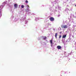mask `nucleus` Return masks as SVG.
<instances>
[{"label":"nucleus","instance_id":"obj_7","mask_svg":"<svg viewBox=\"0 0 76 76\" xmlns=\"http://www.w3.org/2000/svg\"><path fill=\"white\" fill-rule=\"evenodd\" d=\"M57 33H56L55 34V38L57 39Z\"/></svg>","mask_w":76,"mask_h":76},{"label":"nucleus","instance_id":"obj_13","mask_svg":"<svg viewBox=\"0 0 76 76\" xmlns=\"http://www.w3.org/2000/svg\"><path fill=\"white\" fill-rule=\"evenodd\" d=\"M1 7H2L3 8V5H1Z\"/></svg>","mask_w":76,"mask_h":76},{"label":"nucleus","instance_id":"obj_1","mask_svg":"<svg viewBox=\"0 0 76 76\" xmlns=\"http://www.w3.org/2000/svg\"><path fill=\"white\" fill-rule=\"evenodd\" d=\"M62 28H64V29H66V28H67V25L63 26H62Z\"/></svg>","mask_w":76,"mask_h":76},{"label":"nucleus","instance_id":"obj_3","mask_svg":"<svg viewBox=\"0 0 76 76\" xmlns=\"http://www.w3.org/2000/svg\"><path fill=\"white\" fill-rule=\"evenodd\" d=\"M57 48H58V50H59L61 48V47L60 46H57Z\"/></svg>","mask_w":76,"mask_h":76},{"label":"nucleus","instance_id":"obj_8","mask_svg":"<svg viewBox=\"0 0 76 76\" xmlns=\"http://www.w3.org/2000/svg\"><path fill=\"white\" fill-rule=\"evenodd\" d=\"M50 43L51 44H53V40H51L50 41Z\"/></svg>","mask_w":76,"mask_h":76},{"label":"nucleus","instance_id":"obj_9","mask_svg":"<svg viewBox=\"0 0 76 76\" xmlns=\"http://www.w3.org/2000/svg\"><path fill=\"white\" fill-rule=\"evenodd\" d=\"M43 39H47V37H43Z\"/></svg>","mask_w":76,"mask_h":76},{"label":"nucleus","instance_id":"obj_14","mask_svg":"<svg viewBox=\"0 0 76 76\" xmlns=\"http://www.w3.org/2000/svg\"><path fill=\"white\" fill-rule=\"evenodd\" d=\"M27 6H28V7H29V5H28Z\"/></svg>","mask_w":76,"mask_h":76},{"label":"nucleus","instance_id":"obj_10","mask_svg":"<svg viewBox=\"0 0 76 76\" xmlns=\"http://www.w3.org/2000/svg\"><path fill=\"white\" fill-rule=\"evenodd\" d=\"M25 7L24 6V5H22V6H21V7H22V8H24V7Z\"/></svg>","mask_w":76,"mask_h":76},{"label":"nucleus","instance_id":"obj_4","mask_svg":"<svg viewBox=\"0 0 76 76\" xmlns=\"http://www.w3.org/2000/svg\"><path fill=\"white\" fill-rule=\"evenodd\" d=\"M14 7L15 8H17L18 7V4H15Z\"/></svg>","mask_w":76,"mask_h":76},{"label":"nucleus","instance_id":"obj_11","mask_svg":"<svg viewBox=\"0 0 76 76\" xmlns=\"http://www.w3.org/2000/svg\"><path fill=\"white\" fill-rule=\"evenodd\" d=\"M25 2L26 3H28V0H26Z\"/></svg>","mask_w":76,"mask_h":76},{"label":"nucleus","instance_id":"obj_16","mask_svg":"<svg viewBox=\"0 0 76 76\" xmlns=\"http://www.w3.org/2000/svg\"><path fill=\"white\" fill-rule=\"evenodd\" d=\"M75 6L76 7V4L75 5Z\"/></svg>","mask_w":76,"mask_h":76},{"label":"nucleus","instance_id":"obj_5","mask_svg":"<svg viewBox=\"0 0 76 76\" xmlns=\"http://www.w3.org/2000/svg\"><path fill=\"white\" fill-rule=\"evenodd\" d=\"M66 35H65L63 36H62L63 38H65L66 37Z\"/></svg>","mask_w":76,"mask_h":76},{"label":"nucleus","instance_id":"obj_15","mask_svg":"<svg viewBox=\"0 0 76 76\" xmlns=\"http://www.w3.org/2000/svg\"><path fill=\"white\" fill-rule=\"evenodd\" d=\"M62 32H61H61H60V34H61V33H62Z\"/></svg>","mask_w":76,"mask_h":76},{"label":"nucleus","instance_id":"obj_6","mask_svg":"<svg viewBox=\"0 0 76 76\" xmlns=\"http://www.w3.org/2000/svg\"><path fill=\"white\" fill-rule=\"evenodd\" d=\"M2 14H1V11H0V18H1V16Z\"/></svg>","mask_w":76,"mask_h":76},{"label":"nucleus","instance_id":"obj_2","mask_svg":"<svg viewBox=\"0 0 76 76\" xmlns=\"http://www.w3.org/2000/svg\"><path fill=\"white\" fill-rule=\"evenodd\" d=\"M50 21H54V18L53 17H51L50 18Z\"/></svg>","mask_w":76,"mask_h":76},{"label":"nucleus","instance_id":"obj_12","mask_svg":"<svg viewBox=\"0 0 76 76\" xmlns=\"http://www.w3.org/2000/svg\"><path fill=\"white\" fill-rule=\"evenodd\" d=\"M61 35H60L59 36V38H61Z\"/></svg>","mask_w":76,"mask_h":76}]
</instances>
